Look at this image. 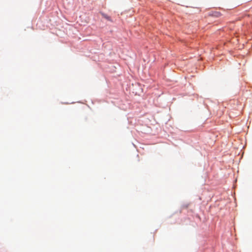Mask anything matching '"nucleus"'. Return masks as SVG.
<instances>
[{
	"label": "nucleus",
	"mask_w": 252,
	"mask_h": 252,
	"mask_svg": "<svg viewBox=\"0 0 252 252\" xmlns=\"http://www.w3.org/2000/svg\"><path fill=\"white\" fill-rule=\"evenodd\" d=\"M220 15H221L220 13L219 12H215V14H214V15L217 17H219V16H220Z\"/></svg>",
	"instance_id": "1"
},
{
	"label": "nucleus",
	"mask_w": 252,
	"mask_h": 252,
	"mask_svg": "<svg viewBox=\"0 0 252 252\" xmlns=\"http://www.w3.org/2000/svg\"><path fill=\"white\" fill-rule=\"evenodd\" d=\"M103 16H104V17L105 18L107 19V20H110V17H109V16H107V15H104V14H103Z\"/></svg>",
	"instance_id": "2"
}]
</instances>
